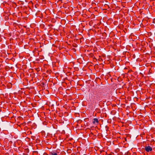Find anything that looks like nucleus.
Listing matches in <instances>:
<instances>
[{"mask_svg":"<svg viewBox=\"0 0 155 155\" xmlns=\"http://www.w3.org/2000/svg\"><path fill=\"white\" fill-rule=\"evenodd\" d=\"M92 100L94 103H97L98 101V97L97 96H94L91 97Z\"/></svg>","mask_w":155,"mask_h":155,"instance_id":"1","label":"nucleus"},{"mask_svg":"<svg viewBox=\"0 0 155 155\" xmlns=\"http://www.w3.org/2000/svg\"><path fill=\"white\" fill-rule=\"evenodd\" d=\"M35 152L36 153H38V152H37V151H35Z\"/></svg>","mask_w":155,"mask_h":155,"instance_id":"8","label":"nucleus"},{"mask_svg":"<svg viewBox=\"0 0 155 155\" xmlns=\"http://www.w3.org/2000/svg\"><path fill=\"white\" fill-rule=\"evenodd\" d=\"M31 138L33 140H35V137L34 136H32L31 137Z\"/></svg>","mask_w":155,"mask_h":155,"instance_id":"6","label":"nucleus"},{"mask_svg":"<svg viewBox=\"0 0 155 155\" xmlns=\"http://www.w3.org/2000/svg\"><path fill=\"white\" fill-rule=\"evenodd\" d=\"M50 153L51 155H58L57 153L54 151L50 152Z\"/></svg>","mask_w":155,"mask_h":155,"instance_id":"4","label":"nucleus"},{"mask_svg":"<svg viewBox=\"0 0 155 155\" xmlns=\"http://www.w3.org/2000/svg\"><path fill=\"white\" fill-rule=\"evenodd\" d=\"M109 94L108 93H107V94H104V96H107V94Z\"/></svg>","mask_w":155,"mask_h":155,"instance_id":"7","label":"nucleus"},{"mask_svg":"<svg viewBox=\"0 0 155 155\" xmlns=\"http://www.w3.org/2000/svg\"><path fill=\"white\" fill-rule=\"evenodd\" d=\"M67 151L68 153H70L71 152V150L70 149H68Z\"/></svg>","mask_w":155,"mask_h":155,"instance_id":"5","label":"nucleus"},{"mask_svg":"<svg viewBox=\"0 0 155 155\" xmlns=\"http://www.w3.org/2000/svg\"><path fill=\"white\" fill-rule=\"evenodd\" d=\"M144 149L147 152H150L152 150V147L150 146H145Z\"/></svg>","mask_w":155,"mask_h":155,"instance_id":"2","label":"nucleus"},{"mask_svg":"<svg viewBox=\"0 0 155 155\" xmlns=\"http://www.w3.org/2000/svg\"><path fill=\"white\" fill-rule=\"evenodd\" d=\"M92 122L93 124H95V122L98 123V119L96 118H94V119Z\"/></svg>","mask_w":155,"mask_h":155,"instance_id":"3","label":"nucleus"}]
</instances>
